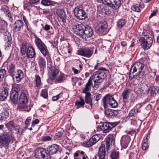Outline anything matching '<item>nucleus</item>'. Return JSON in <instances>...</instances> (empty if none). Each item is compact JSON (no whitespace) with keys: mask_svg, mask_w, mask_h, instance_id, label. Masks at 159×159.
<instances>
[{"mask_svg":"<svg viewBox=\"0 0 159 159\" xmlns=\"http://www.w3.org/2000/svg\"><path fill=\"white\" fill-rule=\"evenodd\" d=\"M103 101L104 105L108 104L113 108H115L118 105L117 102L114 99L113 96L110 94L106 95L103 98Z\"/></svg>","mask_w":159,"mask_h":159,"instance_id":"7","label":"nucleus"},{"mask_svg":"<svg viewBox=\"0 0 159 159\" xmlns=\"http://www.w3.org/2000/svg\"><path fill=\"white\" fill-rule=\"evenodd\" d=\"M27 43L26 42H23L20 47V50L21 53L23 54H25V53Z\"/></svg>","mask_w":159,"mask_h":159,"instance_id":"38","label":"nucleus"},{"mask_svg":"<svg viewBox=\"0 0 159 159\" xmlns=\"http://www.w3.org/2000/svg\"><path fill=\"white\" fill-rule=\"evenodd\" d=\"M8 95V89L4 87L0 88V100L3 101L6 99Z\"/></svg>","mask_w":159,"mask_h":159,"instance_id":"18","label":"nucleus"},{"mask_svg":"<svg viewBox=\"0 0 159 159\" xmlns=\"http://www.w3.org/2000/svg\"><path fill=\"white\" fill-rule=\"evenodd\" d=\"M139 112L137 109L133 108L129 112L127 118L131 120H134L136 117V114Z\"/></svg>","mask_w":159,"mask_h":159,"instance_id":"22","label":"nucleus"},{"mask_svg":"<svg viewBox=\"0 0 159 159\" xmlns=\"http://www.w3.org/2000/svg\"><path fill=\"white\" fill-rule=\"evenodd\" d=\"M57 13L58 17V20L59 22L62 21L63 22H66V16L64 11L61 9H58Z\"/></svg>","mask_w":159,"mask_h":159,"instance_id":"17","label":"nucleus"},{"mask_svg":"<svg viewBox=\"0 0 159 159\" xmlns=\"http://www.w3.org/2000/svg\"><path fill=\"white\" fill-rule=\"evenodd\" d=\"M20 85L18 84H13L12 85V89L11 92L18 93L20 91Z\"/></svg>","mask_w":159,"mask_h":159,"instance_id":"34","label":"nucleus"},{"mask_svg":"<svg viewBox=\"0 0 159 159\" xmlns=\"http://www.w3.org/2000/svg\"><path fill=\"white\" fill-rule=\"evenodd\" d=\"M93 53V52L89 48H83L77 51V54L87 57H90Z\"/></svg>","mask_w":159,"mask_h":159,"instance_id":"14","label":"nucleus"},{"mask_svg":"<svg viewBox=\"0 0 159 159\" xmlns=\"http://www.w3.org/2000/svg\"><path fill=\"white\" fill-rule=\"evenodd\" d=\"M28 101V99L26 93L24 92H22L19 97L18 105V108L20 111H25L28 112L30 110V107L27 105Z\"/></svg>","mask_w":159,"mask_h":159,"instance_id":"1","label":"nucleus"},{"mask_svg":"<svg viewBox=\"0 0 159 159\" xmlns=\"http://www.w3.org/2000/svg\"><path fill=\"white\" fill-rule=\"evenodd\" d=\"M15 30L16 31H19L23 28L24 23L22 20H17L15 22Z\"/></svg>","mask_w":159,"mask_h":159,"instance_id":"24","label":"nucleus"},{"mask_svg":"<svg viewBox=\"0 0 159 159\" xmlns=\"http://www.w3.org/2000/svg\"><path fill=\"white\" fill-rule=\"evenodd\" d=\"M85 27L86 26L83 24H80L74 26L73 29L75 30V31L77 32L79 35L83 36L84 32L86 28Z\"/></svg>","mask_w":159,"mask_h":159,"instance_id":"16","label":"nucleus"},{"mask_svg":"<svg viewBox=\"0 0 159 159\" xmlns=\"http://www.w3.org/2000/svg\"><path fill=\"white\" fill-rule=\"evenodd\" d=\"M85 28L84 32V35L85 36V38L90 37L93 33L92 29L88 26H86Z\"/></svg>","mask_w":159,"mask_h":159,"instance_id":"28","label":"nucleus"},{"mask_svg":"<svg viewBox=\"0 0 159 159\" xmlns=\"http://www.w3.org/2000/svg\"><path fill=\"white\" fill-rule=\"evenodd\" d=\"M34 84L35 87H39L41 84V79L39 76L36 75L34 80Z\"/></svg>","mask_w":159,"mask_h":159,"instance_id":"36","label":"nucleus"},{"mask_svg":"<svg viewBox=\"0 0 159 159\" xmlns=\"http://www.w3.org/2000/svg\"><path fill=\"white\" fill-rule=\"evenodd\" d=\"M159 89V88L157 86H151L148 88L147 93L149 96H154L156 93L158 92Z\"/></svg>","mask_w":159,"mask_h":159,"instance_id":"21","label":"nucleus"},{"mask_svg":"<svg viewBox=\"0 0 159 159\" xmlns=\"http://www.w3.org/2000/svg\"><path fill=\"white\" fill-rule=\"evenodd\" d=\"M5 125L8 129L11 131L13 130L15 128L14 123L12 121H10Z\"/></svg>","mask_w":159,"mask_h":159,"instance_id":"40","label":"nucleus"},{"mask_svg":"<svg viewBox=\"0 0 159 159\" xmlns=\"http://www.w3.org/2000/svg\"><path fill=\"white\" fill-rule=\"evenodd\" d=\"M132 8L133 11H136L138 12L140 11V8L137 6L134 5L132 7Z\"/></svg>","mask_w":159,"mask_h":159,"instance_id":"57","label":"nucleus"},{"mask_svg":"<svg viewBox=\"0 0 159 159\" xmlns=\"http://www.w3.org/2000/svg\"><path fill=\"white\" fill-rule=\"evenodd\" d=\"M15 130L17 133L20 134L22 133V129L21 128H20L19 126H17L15 128Z\"/></svg>","mask_w":159,"mask_h":159,"instance_id":"56","label":"nucleus"},{"mask_svg":"<svg viewBox=\"0 0 159 159\" xmlns=\"http://www.w3.org/2000/svg\"><path fill=\"white\" fill-rule=\"evenodd\" d=\"M58 70L55 67H53L52 68L49 69V74L51 80H53L58 74Z\"/></svg>","mask_w":159,"mask_h":159,"instance_id":"20","label":"nucleus"},{"mask_svg":"<svg viewBox=\"0 0 159 159\" xmlns=\"http://www.w3.org/2000/svg\"><path fill=\"white\" fill-rule=\"evenodd\" d=\"M107 26V22L105 21L102 20L97 24L95 29L96 30L98 31L99 33L105 34L108 31Z\"/></svg>","mask_w":159,"mask_h":159,"instance_id":"8","label":"nucleus"},{"mask_svg":"<svg viewBox=\"0 0 159 159\" xmlns=\"http://www.w3.org/2000/svg\"><path fill=\"white\" fill-rule=\"evenodd\" d=\"M6 74V71L5 69H2L0 70V78L2 79Z\"/></svg>","mask_w":159,"mask_h":159,"instance_id":"52","label":"nucleus"},{"mask_svg":"<svg viewBox=\"0 0 159 159\" xmlns=\"http://www.w3.org/2000/svg\"><path fill=\"white\" fill-rule=\"evenodd\" d=\"M93 145V143H92V142H91L90 139L89 141L86 142H84L82 143V146L87 148Z\"/></svg>","mask_w":159,"mask_h":159,"instance_id":"46","label":"nucleus"},{"mask_svg":"<svg viewBox=\"0 0 159 159\" xmlns=\"http://www.w3.org/2000/svg\"><path fill=\"white\" fill-rule=\"evenodd\" d=\"M126 21L124 19L119 20L117 22V25L119 28H121L125 25Z\"/></svg>","mask_w":159,"mask_h":159,"instance_id":"41","label":"nucleus"},{"mask_svg":"<svg viewBox=\"0 0 159 159\" xmlns=\"http://www.w3.org/2000/svg\"><path fill=\"white\" fill-rule=\"evenodd\" d=\"M47 149H48V152H49V154H55L58 150L59 147L57 145L54 144L48 147Z\"/></svg>","mask_w":159,"mask_h":159,"instance_id":"25","label":"nucleus"},{"mask_svg":"<svg viewBox=\"0 0 159 159\" xmlns=\"http://www.w3.org/2000/svg\"><path fill=\"white\" fill-rule=\"evenodd\" d=\"M106 76L105 73L103 71H98L93 73L90 77L92 80L94 79L93 88L95 90L97 89L99 84L103 81Z\"/></svg>","mask_w":159,"mask_h":159,"instance_id":"2","label":"nucleus"},{"mask_svg":"<svg viewBox=\"0 0 159 159\" xmlns=\"http://www.w3.org/2000/svg\"><path fill=\"white\" fill-rule=\"evenodd\" d=\"M144 67V64L140 62H136L131 67L130 71V74H133L137 71L140 72V71L142 70Z\"/></svg>","mask_w":159,"mask_h":159,"instance_id":"13","label":"nucleus"},{"mask_svg":"<svg viewBox=\"0 0 159 159\" xmlns=\"http://www.w3.org/2000/svg\"><path fill=\"white\" fill-rule=\"evenodd\" d=\"M48 67L49 69L52 68L53 67H55L54 66V63L52 62L50 58H47Z\"/></svg>","mask_w":159,"mask_h":159,"instance_id":"44","label":"nucleus"},{"mask_svg":"<svg viewBox=\"0 0 159 159\" xmlns=\"http://www.w3.org/2000/svg\"><path fill=\"white\" fill-rule=\"evenodd\" d=\"M1 30V32L3 33L4 36L5 46L6 48L10 47L12 43V38L11 34L7 31L6 28H4L3 29L2 27Z\"/></svg>","mask_w":159,"mask_h":159,"instance_id":"6","label":"nucleus"},{"mask_svg":"<svg viewBox=\"0 0 159 159\" xmlns=\"http://www.w3.org/2000/svg\"><path fill=\"white\" fill-rule=\"evenodd\" d=\"M80 101L79 102H77L75 103L76 105V108L78 109L81 107H83L84 104V100L82 97L80 98Z\"/></svg>","mask_w":159,"mask_h":159,"instance_id":"39","label":"nucleus"},{"mask_svg":"<svg viewBox=\"0 0 159 159\" xmlns=\"http://www.w3.org/2000/svg\"><path fill=\"white\" fill-rule=\"evenodd\" d=\"M139 41L143 49L145 50L149 49L153 43V39L151 37H148L145 39L144 37L140 38Z\"/></svg>","mask_w":159,"mask_h":159,"instance_id":"9","label":"nucleus"},{"mask_svg":"<svg viewBox=\"0 0 159 159\" xmlns=\"http://www.w3.org/2000/svg\"><path fill=\"white\" fill-rule=\"evenodd\" d=\"M18 93L11 92L10 99L11 102L13 104H16L18 101Z\"/></svg>","mask_w":159,"mask_h":159,"instance_id":"29","label":"nucleus"},{"mask_svg":"<svg viewBox=\"0 0 159 159\" xmlns=\"http://www.w3.org/2000/svg\"><path fill=\"white\" fill-rule=\"evenodd\" d=\"M61 94L59 93L57 95L53 97L52 98V99L53 101H55L58 99L60 98L61 97Z\"/></svg>","mask_w":159,"mask_h":159,"instance_id":"58","label":"nucleus"},{"mask_svg":"<svg viewBox=\"0 0 159 159\" xmlns=\"http://www.w3.org/2000/svg\"><path fill=\"white\" fill-rule=\"evenodd\" d=\"M74 159H81V151H77L74 154Z\"/></svg>","mask_w":159,"mask_h":159,"instance_id":"45","label":"nucleus"},{"mask_svg":"<svg viewBox=\"0 0 159 159\" xmlns=\"http://www.w3.org/2000/svg\"><path fill=\"white\" fill-rule=\"evenodd\" d=\"M106 146L107 151L115 143V139L112 134H109L107 137L106 140Z\"/></svg>","mask_w":159,"mask_h":159,"instance_id":"15","label":"nucleus"},{"mask_svg":"<svg viewBox=\"0 0 159 159\" xmlns=\"http://www.w3.org/2000/svg\"><path fill=\"white\" fill-rule=\"evenodd\" d=\"M41 140L43 141H47L51 140L52 138L49 136H43L41 137Z\"/></svg>","mask_w":159,"mask_h":159,"instance_id":"47","label":"nucleus"},{"mask_svg":"<svg viewBox=\"0 0 159 159\" xmlns=\"http://www.w3.org/2000/svg\"><path fill=\"white\" fill-rule=\"evenodd\" d=\"M23 74V73L22 70H17V73L15 76L16 82H19L21 81L22 78Z\"/></svg>","mask_w":159,"mask_h":159,"instance_id":"33","label":"nucleus"},{"mask_svg":"<svg viewBox=\"0 0 159 159\" xmlns=\"http://www.w3.org/2000/svg\"><path fill=\"white\" fill-rule=\"evenodd\" d=\"M111 157L112 159H117L119 157L118 152H112L111 154Z\"/></svg>","mask_w":159,"mask_h":159,"instance_id":"49","label":"nucleus"},{"mask_svg":"<svg viewBox=\"0 0 159 159\" xmlns=\"http://www.w3.org/2000/svg\"><path fill=\"white\" fill-rule=\"evenodd\" d=\"M15 71V65L14 64H11L9 66L8 72L11 75L14 74Z\"/></svg>","mask_w":159,"mask_h":159,"instance_id":"42","label":"nucleus"},{"mask_svg":"<svg viewBox=\"0 0 159 159\" xmlns=\"http://www.w3.org/2000/svg\"><path fill=\"white\" fill-rule=\"evenodd\" d=\"M39 122V120L38 119L35 120L34 121H33L32 123V126L34 127L35 125L38 124Z\"/></svg>","mask_w":159,"mask_h":159,"instance_id":"59","label":"nucleus"},{"mask_svg":"<svg viewBox=\"0 0 159 159\" xmlns=\"http://www.w3.org/2000/svg\"><path fill=\"white\" fill-rule=\"evenodd\" d=\"M38 64L40 69L42 70L45 67L46 62L44 58L39 56L38 58Z\"/></svg>","mask_w":159,"mask_h":159,"instance_id":"26","label":"nucleus"},{"mask_svg":"<svg viewBox=\"0 0 159 159\" xmlns=\"http://www.w3.org/2000/svg\"><path fill=\"white\" fill-rule=\"evenodd\" d=\"M99 159H105L106 156L105 146L104 144H102L99 147L98 153Z\"/></svg>","mask_w":159,"mask_h":159,"instance_id":"19","label":"nucleus"},{"mask_svg":"<svg viewBox=\"0 0 159 159\" xmlns=\"http://www.w3.org/2000/svg\"><path fill=\"white\" fill-rule=\"evenodd\" d=\"M48 150L44 148H38L35 152V156L37 159H50L51 157Z\"/></svg>","mask_w":159,"mask_h":159,"instance_id":"4","label":"nucleus"},{"mask_svg":"<svg viewBox=\"0 0 159 159\" xmlns=\"http://www.w3.org/2000/svg\"><path fill=\"white\" fill-rule=\"evenodd\" d=\"M14 138V135L11 132L4 133L0 136V145L7 147Z\"/></svg>","mask_w":159,"mask_h":159,"instance_id":"3","label":"nucleus"},{"mask_svg":"<svg viewBox=\"0 0 159 159\" xmlns=\"http://www.w3.org/2000/svg\"><path fill=\"white\" fill-rule=\"evenodd\" d=\"M41 3L44 6H49L52 4L50 0H42Z\"/></svg>","mask_w":159,"mask_h":159,"instance_id":"50","label":"nucleus"},{"mask_svg":"<svg viewBox=\"0 0 159 159\" xmlns=\"http://www.w3.org/2000/svg\"><path fill=\"white\" fill-rule=\"evenodd\" d=\"M101 97V95L98 93H96L94 94V98L95 100L97 101L99 100Z\"/></svg>","mask_w":159,"mask_h":159,"instance_id":"54","label":"nucleus"},{"mask_svg":"<svg viewBox=\"0 0 159 159\" xmlns=\"http://www.w3.org/2000/svg\"><path fill=\"white\" fill-rule=\"evenodd\" d=\"M92 80L90 77L87 83H86L85 87L83 90V93H87V91H90L92 84Z\"/></svg>","mask_w":159,"mask_h":159,"instance_id":"30","label":"nucleus"},{"mask_svg":"<svg viewBox=\"0 0 159 159\" xmlns=\"http://www.w3.org/2000/svg\"><path fill=\"white\" fill-rule=\"evenodd\" d=\"M50 26L48 25H45L44 27H43V29L44 30L48 31V30L50 29Z\"/></svg>","mask_w":159,"mask_h":159,"instance_id":"64","label":"nucleus"},{"mask_svg":"<svg viewBox=\"0 0 159 159\" xmlns=\"http://www.w3.org/2000/svg\"><path fill=\"white\" fill-rule=\"evenodd\" d=\"M101 137L100 134H95L90 139V140L92 143H93V145H94L100 140Z\"/></svg>","mask_w":159,"mask_h":159,"instance_id":"32","label":"nucleus"},{"mask_svg":"<svg viewBox=\"0 0 159 159\" xmlns=\"http://www.w3.org/2000/svg\"><path fill=\"white\" fill-rule=\"evenodd\" d=\"M131 91L130 89H127L124 90L122 93V96L124 100L127 99L129 97V95Z\"/></svg>","mask_w":159,"mask_h":159,"instance_id":"35","label":"nucleus"},{"mask_svg":"<svg viewBox=\"0 0 159 159\" xmlns=\"http://www.w3.org/2000/svg\"><path fill=\"white\" fill-rule=\"evenodd\" d=\"M138 74L137 75L139 76V77L140 78H143L144 76V74L143 71L141 70L140 71V72H138Z\"/></svg>","mask_w":159,"mask_h":159,"instance_id":"60","label":"nucleus"},{"mask_svg":"<svg viewBox=\"0 0 159 159\" xmlns=\"http://www.w3.org/2000/svg\"><path fill=\"white\" fill-rule=\"evenodd\" d=\"M81 159H88L86 154L83 151H81Z\"/></svg>","mask_w":159,"mask_h":159,"instance_id":"53","label":"nucleus"},{"mask_svg":"<svg viewBox=\"0 0 159 159\" xmlns=\"http://www.w3.org/2000/svg\"><path fill=\"white\" fill-rule=\"evenodd\" d=\"M148 143H142V148L143 150H146L148 149Z\"/></svg>","mask_w":159,"mask_h":159,"instance_id":"55","label":"nucleus"},{"mask_svg":"<svg viewBox=\"0 0 159 159\" xmlns=\"http://www.w3.org/2000/svg\"><path fill=\"white\" fill-rule=\"evenodd\" d=\"M118 125L117 122L108 123L104 122L102 125L100 126V129L104 133H107L109 132L112 129Z\"/></svg>","mask_w":159,"mask_h":159,"instance_id":"11","label":"nucleus"},{"mask_svg":"<svg viewBox=\"0 0 159 159\" xmlns=\"http://www.w3.org/2000/svg\"><path fill=\"white\" fill-rule=\"evenodd\" d=\"M41 96L45 98H47L48 97L47 90L46 89H43L42 91Z\"/></svg>","mask_w":159,"mask_h":159,"instance_id":"51","label":"nucleus"},{"mask_svg":"<svg viewBox=\"0 0 159 159\" xmlns=\"http://www.w3.org/2000/svg\"><path fill=\"white\" fill-rule=\"evenodd\" d=\"M143 91V90L142 88H139L136 90V92L138 94H141Z\"/></svg>","mask_w":159,"mask_h":159,"instance_id":"62","label":"nucleus"},{"mask_svg":"<svg viewBox=\"0 0 159 159\" xmlns=\"http://www.w3.org/2000/svg\"><path fill=\"white\" fill-rule=\"evenodd\" d=\"M1 10L6 15L10 14V11L8 7L6 6L3 5L2 6Z\"/></svg>","mask_w":159,"mask_h":159,"instance_id":"43","label":"nucleus"},{"mask_svg":"<svg viewBox=\"0 0 159 159\" xmlns=\"http://www.w3.org/2000/svg\"><path fill=\"white\" fill-rule=\"evenodd\" d=\"M85 102L86 103L89 104L92 107V100L91 98V94L89 92L85 93Z\"/></svg>","mask_w":159,"mask_h":159,"instance_id":"31","label":"nucleus"},{"mask_svg":"<svg viewBox=\"0 0 159 159\" xmlns=\"http://www.w3.org/2000/svg\"><path fill=\"white\" fill-rule=\"evenodd\" d=\"M35 43L36 46L43 55L46 58L49 56V52L45 44L39 38H37L35 40Z\"/></svg>","mask_w":159,"mask_h":159,"instance_id":"5","label":"nucleus"},{"mask_svg":"<svg viewBox=\"0 0 159 159\" xmlns=\"http://www.w3.org/2000/svg\"><path fill=\"white\" fill-rule=\"evenodd\" d=\"M130 139L128 136H123L121 140V145L124 148H126L127 147L129 142Z\"/></svg>","mask_w":159,"mask_h":159,"instance_id":"23","label":"nucleus"},{"mask_svg":"<svg viewBox=\"0 0 159 159\" xmlns=\"http://www.w3.org/2000/svg\"><path fill=\"white\" fill-rule=\"evenodd\" d=\"M40 0H29V3L30 4H35L38 2Z\"/></svg>","mask_w":159,"mask_h":159,"instance_id":"63","label":"nucleus"},{"mask_svg":"<svg viewBox=\"0 0 159 159\" xmlns=\"http://www.w3.org/2000/svg\"><path fill=\"white\" fill-rule=\"evenodd\" d=\"M74 14L77 18L83 20L87 16L86 12L84 10L80 7H77L74 9Z\"/></svg>","mask_w":159,"mask_h":159,"instance_id":"10","label":"nucleus"},{"mask_svg":"<svg viewBox=\"0 0 159 159\" xmlns=\"http://www.w3.org/2000/svg\"><path fill=\"white\" fill-rule=\"evenodd\" d=\"M31 118L30 117H28L27 118V119L25 121V125L27 126L29 124L30 122L31 121Z\"/></svg>","mask_w":159,"mask_h":159,"instance_id":"61","label":"nucleus"},{"mask_svg":"<svg viewBox=\"0 0 159 159\" xmlns=\"http://www.w3.org/2000/svg\"><path fill=\"white\" fill-rule=\"evenodd\" d=\"M103 3L115 9L118 8L121 5L120 0H102Z\"/></svg>","mask_w":159,"mask_h":159,"instance_id":"12","label":"nucleus"},{"mask_svg":"<svg viewBox=\"0 0 159 159\" xmlns=\"http://www.w3.org/2000/svg\"><path fill=\"white\" fill-rule=\"evenodd\" d=\"M65 78L63 74L61 73L56 79V81L57 82H61L64 80Z\"/></svg>","mask_w":159,"mask_h":159,"instance_id":"48","label":"nucleus"},{"mask_svg":"<svg viewBox=\"0 0 159 159\" xmlns=\"http://www.w3.org/2000/svg\"><path fill=\"white\" fill-rule=\"evenodd\" d=\"M26 52L28 57L29 58L33 57L35 55V51L34 48L31 47H28Z\"/></svg>","mask_w":159,"mask_h":159,"instance_id":"27","label":"nucleus"},{"mask_svg":"<svg viewBox=\"0 0 159 159\" xmlns=\"http://www.w3.org/2000/svg\"><path fill=\"white\" fill-rule=\"evenodd\" d=\"M9 113L7 111H4L0 114V120H5L8 118Z\"/></svg>","mask_w":159,"mask_h":159,"instance_id":"37","label":"nucleus"}]
</instances>
